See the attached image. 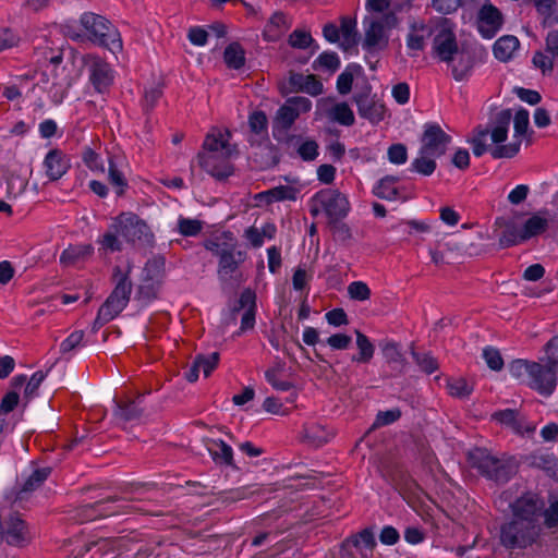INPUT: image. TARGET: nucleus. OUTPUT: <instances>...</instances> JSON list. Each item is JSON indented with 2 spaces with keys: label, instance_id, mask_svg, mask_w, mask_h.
<instances>
[{
  "label": "nucleus",
  "instance_id": "22",
  "mask_svg": "<svg viewBox=\"0 0 558 558\" xmlns=\"http://www.w3.org/2000/svg\"><path fill=\"white\" fill-rule=\"evenodd\" d=\"M430 31L423 21H412L407 36V47L412 51H420L425 46V40L429 37Z\"/></svg>",
  "mask_w": 558,
  "mask_h": 558
},
{
  "label": "nucleus",
  "instance_id": "4",
  "mask_svg": "<svg viewBox=\"0 0 558 558\" xmlns=\"http://www.w3.org/2000/svg\"><path fill=\"white\" fill-rule=\"evenodd\" d=\"M510 373L513 377L544 396L551 395L557 385L558 371L542 361L517 360L511 363Z\"/></svg>",
  "mask_w": 558,
  "mask_h": 558
},
{
  "label": "nucleus",
  "instance_id": "35",
  "mask_svg": "<svg viewBox=\"0 0 558 558\" xmlns=\"http://www.w3.org/2000/svg\"><path fill=\"white\" fill-rule=\"evenodd\" d=\"M208 451L218 463L230 464L232 462V448L222 440H213L209 442Z\"/></svg>",
  "mask_w": 558,
  "mask_h": 558
},
{
  "label": "nucleus",
  "instance_id": "37",
  "mask_svg": "<svg viewBox=\"0 0 558 558\" xmlns=\"http://www.w3.org/2000/svg\"><path fill=\"white\" fill-rule=\"evenodd\" d=\"M359 112L362 117L372 122H379L384 119L385 107L379 102L359 101Z\"/></svg>",
  "mask_w": 558,
  "mask_h": 558
},
{
  "label": "nucleus",
  "instance_id": "29",
  "mask_svg": "<svg viewBox=\"0 0 558 558\" xmlns=\"http://www.w3.org/2000/svg\"><path fill=\"white\" fill-rule=\"evenodd\" d=\"M340 48L344 51H350L355 48L357 44L356 23L350 19H343L339 27Z\"/></svg>",
  "mask_w": 558,
  "mask_h": 558
},
{
  "label": "nucleus",
  "instance_id": "26",
  "mask_svg": "<svg viewBox=\"0 0 558 558\" xmlns=\"http://www.w3.org/2000/svg\"><path fill=\"white\" fill-rule=\"evenodd\" d=\"M290 26V20L283 13L276 12L264 28V38L268 41H275L279 39Z\"/></svg>",
  "mask_w": 558,
  "mask_h": 558
},
{
  "label": "nucleus",
  "instance_id": "57",
  "mask_svg": "<svg viewBox=\"0 0 558 558\" xmlns=\"http://www.w3.org/2000/svg\"><path fill=\"white\" fill-rule=\"evenodd\" d=\"M187 38L192 45L203 47L207 43L208 33L201 26H193L187 32Z\"/></svg>",
  "mask_w": 558,
  "mask_h": 558
},
{
  "label": "nucleus",
  "instance_id": "36",
  "mask_svg": "<svg viewBox=\"0 0 558 558\" xmlns=\"http://www.w3.org/2000/svg\"><path fill=\"white\" fill-rule=\"evenodd\" d=\"M223 60L228 68L238 70L244 65V50L239 44H231L225 49Z\"/></svg>",
  "mask_w": 558,
  "mask_h": 558
},
{
  "label": "nucleus",
  "instance_id": "20",
  "mask_svg": "<svg viewBox=\"0 0 558 558\" xmlns=\"http://www.w3.org/2000/svg\"><path fill=\"white\" fill-rule=\"evenodd\" d=\"M219 361L218 353L214 352L208 355H198L191 367L185 373V378L194 383L198 379L199 373L202 372L205 377L209 376L210 373L216 368Z\"/></svg>",
  "mask_w": 558,
  "mask_h": 558
},
{
  "label": "nucleus",
  "instance_id": "60",
  "mask_svg": "<svg viewBox=\"0 0 558 558\" xmlns=\"http://www.w3.org/2000/svg\"><path fill=\"white\" fill-rule=\"evenodd\" d=\"M532 62L536 69H539L543 74L550 73L553 70V60L544 52H536L532 59Z\"/></svg>",
  "mask_w": 558,
  "mask_h": 558
},
{
  "label": "nucleus",
  "instance_id": "9",
  "mask_svg": "<svg viewBox=\"0 0 558 558\" xmlns=\"http://www.w3.org/2000/svg\"><path fill=\"white\" fill-rule=\"evenodd\" d=\"M114 230H121V236L128 243L151 246L154 234L145 221L131 213H123L114 219Z\"/></svg>",
  "mask_w": 558,
  "mask_h": 558
},
{
  "label": "nucleus",
  "instance_id": "15",
  "mask_svg": "<svg viewBox=\"0 0 558 558\" xmlns=\"http://www.w3.org/2000/svg\"><path fill=\"white\" fill-rule=\"evenodd\" d=\"M315 199L324 211L333 219L344 217L350 210L347 196L336 190H324L316 194Z\"/></svg>",
  "mask_w": 558,
  "mask_h": 558
},
{
  "label": "nucleus",
  "instance_id": "59",
  "mask_svg": "<svg viewBox=\"0 0 558 558\" xmlns=\"http://www.w3.org/2000/svg\"><path fill=\"white\" fill-rule=\"evenodd\" d=\"M325 319L330 326L341 327L348 325V316L342 308H333L325 314Z\"/></svg>",
  "mask_w": 558,
  "mask_h": 558
},
{
  "label": "nucleus",
  "instance_id": "42",
  "mask_svg": "<svg viewBox=\"0 0 558 558\" xmlns=\"http://www.w3.org/2000/svg\"><path fill=\"white\" fill-rule=\"evenodd\" d=\"M494 417L501 424L511 427L518 433H524L521 423L518 421V414L513 410H504L494 415Z\"/></svg>",
  "mask_w": 558,
  "mask_h": 558
},
{
  "label": "nucleus",
  "instance_id": "32",
  "mask_svg": "<svg viewBox=\"0 0 558 558\" xmlns=\"http://www.w3.org/2000/svg\"><path fill=\"white\" fill-rule=\"evenodd\" d=\"M355 337L359 353L352 357V361L356 363H368L374 356L375 347L369 338L361 331L356 330Z\"/></svg>",
  "mask_w": 558,
  "mask_h": 558
},
{
  "label": "nucleus",
  "instance_id": "27",
  "mask_svg": "<svg viewBox=\"0 0 558 558\" xmlns=\"http://www.w3.org/2000/svg\"><path fill=\"white\" fill-rule=\"evenodd\" d=\"M93 252L94 247L90 244L70 245L62 252L60 263L63 266H74L88 258Z\"/></svg>",
  "mask_w": 558,
  "mask_h": 558
},
{
  "label": "nucleus",
  "instance_id": "61",
  "mask_svg": "<svg viewBox=\"0 0 558 558\" xmlns=\"http://www.w3.org/2000/svg\"><path fill=\"white\" fill-rule=\"evenodd\" d=\"M530 187L526 184H519L508 194V201L512 205H519L524 202L529 195Z\"/></svg>",
  "mask_w": 558,
  "mask_h": 558
},
{
  "label": "nucleus",
  "instance_id": "58",
  "mask_svg": "<svg viewBox=\"0 0 558 558\" xmlns=\"http://www.w3.org/2000/svg\"><path fill=\"white\" fill-rule=\"evenodd\" d=\"M483 357H484L486 364L488 365V367L494 371H499L504 365L501 355L496 349H493V348L484 349Z\"/></svg>",
  "mask_w": 558,
  "mask_h": 558
},
{
  "label": "nucleus",
  "instance_id": "1",
  "mask_svg": "<svg viewBox=\"0 0 558 558\" xmlns=\"http://www.w3.org/2000/svg\"><path fill=\"white\" fill-rule=\"evenodd\" d=\"M511 118L510 110H502L490 132L477 131L469 141L473 154L478 157L489 151L494 158H511L517 155L527 132L530 114L525 109L515 112L513 138L509 143H505L508 137V126Z\"/></svg>",
  "mask_w": 558,
  "mask_h": 558
},
{
  "label": "nucleus",
  "instance_id": "63",
  "mask_svg": "<svg viewBox=\"0 0 558 558\" xmlns=\"http://www.w3.org/2000/svg\"><path fill=\"white\" fill-rule=\"evenodd\" d=\"M46 375L44 372L38 371L32 375L25 387V395L29 398L34 397L37 392L38 387L44 381Z\"/></svg>",
  "mask_w": 558,
  "mask_h": 558
},
{
  "label": "nucleus",
  "instance_id": "8",
  "mask_svg": "<svg viewBox=\"0 0 558 558\" xmlns=\"http://www.w3.org/2000/svg\"><path fill=\"white\" fill-rule=\"evenodd\" d=\"M130 270V265H126L123 268L117 267L114 271L116 288L99 310V315L104 319H112L128 305L132 290Z\"/></svg>",
  "mask_w": 558,
  "mask_h": 558
},
{
  "label": "nucleus",
  "instance_id": "38",
  "mask_svg": "<svg viewBox=\"0 0 558 558\" xmlns=\"http://www.w3.org/2000/svg\"><path fill=\"white\" fill-rule=\"evenodd\" d=\"M165 262L161 257L148 260L142 271L143 281H158L163 271Z\"/></svg>",
  "mask_w": 558,
  "mask_h": 558
},
{
  "label": "nucleus",
  "instance_id": "14",
  "mask_svg": "<svg viewBox=\"0 0 558 558\" xmlns=\"http://www.w3.org/2000/svg\"><path fill=\"white\" fill-rule=\"evenodd\" d=\"M327 114L329 119L342 125H352L354 123V113L345 102H333L331 98H322L317 101L316 119Z\"/></svg>",
  "mask_w": 558,
  "mask_h": 558
},
{
  "label": "nucleus",
  "instance_id": "48",
  "mask_svg": "<svg viewBox=\"0 0 558 558\" xmlns=\"http://www.w3.org/2000/svg\"><path fill=\"white\" fill-rule=\"evenodd\" d=\"M389 162L400 166L407 162L408 151L403 144H393L387 150Z\"/></svg>",
  "mask_w": 558,
  "mask_h": 558
},
{
  "label": "nucleus",
  "instance_id": "43",
  "mask_svg": "<svg viewBox=\"0 0 558 558\" xmlns=\"http://www.w3.org/2000/svg\"><path fill=\"white\" fill-rule=\"evenodd\" d=\"M348 294L352 300L362 302L371 298V289L364 281H353L348 286Z\"/></svg>",
  "mask_w": 558,
  "mask_h": 558
},
{
  "label": "nucleus",
  "instance_id": "30",
  "mask_svg": "<svg viewBox=\"0 0 558 558\" xmlns=\"http://www.w3.org/2000/svg\"><path fill=\"white\" fill-rule=\"evenodd\" d=\"M114 220L110 225L108 231L98 239L99 251L105 253H113L122 250L123 238L121 230H114Z\"/></svg>",
  "mask_w": 558,
  "mask_h": 558
},
{
  "label": "nucleus",
  "instance_id": "12",
  "mask_svg": "<svg viewBox=\"0 0 558 558\" xmlns=\"http://www.w3.org/2000/svg\"><path fill=\"white\" fill-rule=\"evenodd\" d=\"M504 23L501 12L489 1H485L477 12L476 26L483 38H493Z\"/></svg>",
  "mask_w": 558,
  "mask_h": 558
},
{
  "label": "nucleus",
  "instance_id": "7",
  "mask_svg": "<svg viewBox=\"0 0 558 558\" xmlns=\"http://www.w3.org/2000/svg\"><path fill=\"white\" fill-rule=\"evenodd\" d=\"M73 63L86 69L88 83L99 94L107 93L116 80L114 69L96 54L73 58Z\"/></svg>",
  "mask_w": 558,
  "mask_h": 558
},
{
  "label": "nucleus",
  "instance_id": "44",
  "mask_svg": "<svg viewBox=\"0 0 558 558\" xmlns=\"http://www.w3.org/2000/svg\"><path fill=\"white\" fill-rule=\"evenodd\" d=\"M84 332L75 330L66 337L60 344V351L63 354L70 353L73 350L83 345Z\"/></svg>",
  "mask_w": 558,
  "mask_h": 558
},
{
  "label": "nucleus",
  "instance_id": "45",
  "mask_svg": "<svg viewBox=\"0 0 558 558\" xmlns=\"http://www.w3.org/2000/svg\"><path fill=\"white\" fill-rule=\"evenodd\" d=\"M178 229L182 235L193 236V235H196L201 231L202 223L197 219L180 217L178 220Z\"/></svg>",
  "mask_w": 558,
  "mask_h": 558
},
{
  "label": "nucleus",
  "instance_id": "19",
  "mask_svg": "<svg viewBox=\"0 0 558 558\" xmlns=\"http://www.w3.org/2000/svg\"><path fill=\"white\" fill-rule=\"evenodd\" d=\"M69 167V159L58 149L50 150L44 159L45 173L50 180L60 179Z\"/></svg>",
  "mask_w": 558,
  "mask_h": 558
},
{
  "label": "nucleus",
  "instance_id": "47",
  "mask_svg": "<svg viewBox=\"0 0 558 558\" xmlns=\"http://www.w3.org/2000/svg\"><path fill=\"white\" fill-rule=\"evenodd\" d=\"M448 391L453 397L463 398L471 393L472 386L463 378L452 379L448 383Z\"/></svg>",
  "mask_w": 558,
  "mask_h": 558
},
{
  "label": "nucleus",
  "instance_id": "54",
  "mask_svg": "<svg viewBox=\"0 0 558 558\" xmlns=\"http://www.w3.org/2000/svg\"><path fill=\"white\" fill-rule=\"evenodd\" d=\"M263 409L275 415H287L289 413L284 404L275 397H267L263 402Z\"/></svg>",
  "mask_w": 558,
  "mask_h": 558
},
{
  "label": "nucleus",
  "instance_id": "41",
  "mask_svg": "<svg viewBox=\"0 0 558 558\" xmlns=\"http://www.w3.org/2000/svg\"><path fill=\"white\" fill-rule=\"evenodd\" d=\"M558 371V336L553 337L546 344L544 356L539 360Z\"/></svg>",
  "mask_w": 558,
  "mask_h": 558
},
{
  "label": "nucleus",
  "instance_id": "5",
  "mask_svg": "<svg viewBox=\"0 0 558 558\" xmlns=\"http://www.w3.org/2000/svg\"><path fill=\"white\" fill-rule=\"evenodd\" d=\"M82 33L75 34L76 38L85 37L88 40L105 46L112 53L122 50L120 33L104 16L94 13H84L80 19Z\"/></svg>",
  "mask_w": 558,
  "mask_h": 558
},
{
  "label": "nucleus",
  "instance_id": "52",
  "mask_svg": "<svg viewBox=\"0 0 558 558\" xmlns=\"http://www.w3.org/2000/svg\"><path fill=\"white\" fill-rule=\"evenodd\" d=\"M351 340L349 335L337 332L326 339V344L332 350H347L351 344Z\"/></svg>",
  "mask_w": 558,
  "mask_h": 558
},
{
  "label": "nucleus",
  "instance_id": "11",
  "mask_svg": "<svg viewBox=\"0 0 558 558\" xmlns=\"http://www.w3.org/2000/svg\"><path fill=\"white\" fill-rule=\"evenodd\" d=\"M225 242H209L207 247L214 251L219 257V272L223 276L232 274L239 264L244 262L245 254L235 252V240L230 233L223 234Z\"/></svg>",
  "mask_w": 558,
  "mask_h": 558
},
{
  "label": "nucleus",
  "instance_id": "28",
  "mask_svg": "<svg viewBox=\"0 0 558 558\" xmlns=\"http://www.w3.org/2000/svg\"><path fill=\"white\" fill-rule=\"evenodd\" d=\"M24 524L19 518H12L7 523H0V538L11 545H19L23 541Z\"/></svg>",
  "mask_w": 558,
  "mask_h": 558
},
{
  "label": "nucleus",
  "instance_id": "16",
  "mask_svg": "<svg viewBox=\"0 0 558 558\" xmlns=\"http://www.w3.org/2000/svg\"><path fill=\"white\" fill-rule=\"evenodd\" d=\"M448 142L449 137L439 126L428 125L422 137L421 149L438 158L445 154Z\"/></svg>",
  "mask_w": 558,
  "mask_h": 558
},
{
  "label": "nucleus",
  "instance_id": "17",
  "mask_svg": "<svg viewBox=\"0 0 558 558\" xmlns=\"http://www.w3.org/2000/svg\"><path fill=\"white\" fill-rule=\"evenodd\" d=\"M434 49L442 61H450L457 52V43L453 32L446 25H441L434 38Z\"/></svg>",
  "mask_w": 558,
  "mask_h": 558
},
{
  "label": "nucleus",
  "instance_id": "62",
  "mask_svg": "<svg viewBox=\"0 0 558 558\" xmlns=\"http://www.w3.org/2000/svg\"><path fill=\"white\" fill-rule=\"evenodd\" d=\"M400 417V411L397 409L379 412L374 422V427L385 426L396 422Z\"/></svg>",
  "mask_w": 558,
  "mask_h": 558
},
{
  "label": "nucleus",
  "instance_id": "21",
  "mask_svg": "<svg viewBox=\"0 0 558 558\" xmlns=\"http://www.w3.org/2000/svg\"><path fill=\"white\" fill-rule=\"evenodd\" d=\"M332 436L331 430L317 422L307 423L303 428V440L312 447H320L327 444Z\"/></svg>",
  "mask_w": 558,
  "mask_h": 558
},
{
  "label": "nucleus",
  "instance_id": "49",
  "mask_svg": "<svg viewBox=\"0 0 558 558\" xmlns=\"http://www.w3.org/2000/svg\"><path fill=\"white\" fill-rule=\"evenodd\" d=\"M537 11L545 16L544 23L549 25L557 23V16L553 13L555 0H533Z\"/></svg>",
  "mask_w": 558,
  "mask_h": 558
},
{
  "label": "nucleus",
  "instance_id": "3",
  "mask_svg": "<svg viewBox=\"0 0 558 558\" xmlns=\"http://www.w3.org/2000/svg\"><path fill=\"white\" fill-rule=\"evenodd\" d=\"M228 140L229 132L215 129L204 142L205 151L199 155V165L213 177L225 178L231 172L228 158L232 148Z\"/></svg>",
  "mask_w": 558,
  "mask_h": 558
},
{
  "label": "nucleus",
  "instance_id": "31",
  "mask_svg": "<svg viewBox=\"0 0 558 558\" xmlns=\"http://www.w3.org/2000/svg\"><path fill=\"white\" fill-rule=\"evenodd\" d=\"M44 44V46L37 45L35 48L37 61L41 64H48L54 68L61 62L62 52L59 47H52L47 40H45Z\"/></svg>",
  "mask_w": 558,
  "mask_h": 558
},
{
  "label": "nucleus",
  "instance_id": "64",
  "mask_svg": "<svg viewBox=\"0 0 558 558\" xmlns=\"http://www.w3.org/2000/svg\"><path fill=\"white\" fill-rule=\"evenodd\" d=\"M400 538L399 532L391 525H386L381 529L379 534V541L384 545H395Z\"/></svg>",
  "mask_w": 558,
  "mask_h": 558
},
{
  "label": "nucleus",
  "instance_id": "56",
  "mask_svg": "<svg viewBox=\"0 0 558 558\" xmlns=\"http://www.w3.org/2000/svg\"><path fill=\"white\" fill-rule=\"evenodd\" d=\"M312 41L311 35L301 29H295L289 37V44L294 48H306Z\"/></svg>",
  "mask_w": 558,
  "mask_h": 558
},
{
  "label": "nucleus",
  "instance_id": "13",
  "mask_svg": "<svg viewBox=\"0 0 558 558\" xmlns=\"http://www.w3.org/2000/svg\"><path fill=\"white\" fill-rule=\"evenodd\" d=\"M548 220L545 216L537 214L530 217L519 229H508L501 241L507 244H515L536 236L545 231Z\"/></svg>",
  "mask_w": 558,
  "mask_h": 558
},
{
  "label": "nucleus",
  "instance_id": "50",
  "mask_svg": "<svg viewBox=\"0 0 558 558\" xmlns=\"http://www.w3.org/2000/svg\"><path fill=\"white\" fill-rule=\"evenodd\" d=\"M161 96V85L159 82H153L144 88V105L151 108Z\"/></svg>",
  "mask_w": 558,
  "mask_h": 558
},
{
  "label": "nucleus",
  "instance_id": "24",
  "mask_svg": "<svg viewBox=\"0 0 558 558\" xmlns=\"http://www.w3.org/2000/svg\"><path fill=\"white\" fill-rule=\"evenodd\" d=\"M265 378L278 391H289L293 387L288 371L282 363H276L268 368L265 372Z\"/></svg>",
  "mask_w": 558,
  "mask_h": 558
},
{
  "label": "nucleus",
  "instance_id": "39",
  "mask_svg": "<svg viewBox=\"0 0 558 558\" xmlns=\"http://www.w3.org/2000/svg\"><path fill=\"white\" fill-rule=\"evenodd\" d=\"M254 299L255 295L251 291H245L241 295L242 305L250 304V308L243 314L241 319V329L246 330L251 329L255 323V314H254Z\"/></svg>",
  "mask_w": 558,
  "mask_h": 558
},
{
  "label": "nucleus",
  "instance_id": "46",
  "mask_svg": "<svg viewBox=\"0 0 558 558\" xmlns=\"http://www.w3.org/2000/svg\"><path fill=\"white\" fill-rule=\"evenodd\" d=\"M248 124L256 134L267 133L268 120L263 111H254L250 114Z\"/></svg>",
  "mask_w": 558,
  "mask_h": 558
},
{
  "label": "nucleus",
  "instance_id": "53",
  "mask_svg": "<svg viewBox=\"0 0 558 558\" xmlns=\"http://www.w3.org/2000/svg\"><path fill=\"white\" fill-rule=\"evenodd\" d=\"M353 545L361 550H372L375 546L373 532L371 530L362 531L354 537Z\"/></svg>",
  "mask_w": 558,
  "mask_h": 558
},
{
  "label": "nucleus",
  "instance_id": "34",
  "mask_svg": "<svg viewBox=\"0 0 558 558\" xmlns=\"http://www.w3.org/2000/svg\"><path fill=\"white\" fill-rule=\"evenodd\" d=\"M292 84L301 92L317 96L323 93V84L314 75H294Z\"/></svg>",
  "mask_w": 558,
  "mask_h": 558
},
{
  "label": "nucleus",
  "instance_id": "23",
  "mask_svg": "<svg viewBox=\"0 0 558 558\" xmlns=\"http://www.w3.org/2000/svg\"><path fill=\"white\" fill-rule=\"evenodd\" d=\"M519 47L520 41L515 36L505 35L495 41L493 52L496 59L507 62L515 56Z\"/></svg>",
  "mask_w": 558,
  "mask_h": 558
},
{
  "label": "nucleus",
  "instance_id": "18",
  "mask_svg": "<svg viewBox=\"0 0 558 558\" xmlns=\"http://www.w3.org/2000/svg\"><path fill=\"white\" fill-rule=\"evenodd\" d=\"M302 190V185L294 182L287 185H279L271 190L262 192L256 195L259 203L270 204L279 201H294Z\"/></svg>",
  "mask_w": 558,
  "mask_h": 558
},
{
  "label": "nucleus",
  "instance_id": "51",
  "mask_svg": "<svg viewBox=\"0 0 558 558\" xmlns=\"http://www.w3.org/2000/svg\"><path fill=\"white\" fill-rule=\"evenodd\" d=\"M315 65L328 71H336L340 65V60L335 52H324L317 58Z\"/></svg>",
  "mask_w": 558,
  "mask_h": 558
},
{
  "label": "nucleus",
  "instance_id": "40",
  "mask_svg": "<svg viewBox=\"0 0 558 558\" xmlns=\"http://www.w3.org/2000/svg\"><path fill=\"white\" fill-rule=\"evenodd\" d=\"M49 473L50 470L48 468L35 470L25 481L22 493H28L36 489L47 480Z\"/></svg>",
  "mask_w": 558,
  "mask_h": 558
},
{
  "label": "nucleus",
  "instance_id": "10",
  "mask_svg": "<svg viewBox=\"0 0 558 558\" xmlns=\"http://www.w3.org/2000/svg\"><path fill=\"white\" fill-rule=\"evenodd\" d=\"M312 109V101L306 97L289 98L276 112L272 121L274 137H282L294 121Z\"/></svg>",
  "mask_w": 558,
  "mask_h": 558
},
{
  "label": "nucleus",
  "instance_id": "33",
  "mask_svg": "<svg viewBox=\"0 0 558 558\" xmlns=\"http://www.w3.org/2000/svg\"><path fill=\"white\" fill-rule=\"evenodd\" d=\"M436 159L434 155L420 149L417 157L411 162V170L422 175H430L436 169Z\"/></svg>",
  "mask_w": 558,
  "mask_h": 558
},
{
  "label": "nucleus",
  "instance_id": "6",
  "mask_svg": "<svg viewBox=\"0 0 558 558\" xmlns=\"http://www.w3.org/2000/svg\"><path fill=\"white\" fill-rule=\"evenodd\" d=\"M363 48L368 51L383 50L388 46L390 32L398 27L399 19L395 13L381 17L365 19Z\"/></svg>",
  "mask_w": 558,
  "mask_h": 558
},
{
  "label": "nucleus",
  "instance_id": "55",
  "mask_svg": "<svg viewBox=\"0 0 558 558\" xmlns=\"http://www.w3.org/2000/svg\"><path fill=\"white\" fill-rule=\"evenodd\" d=\"M85 165L93 172H105V165L102 159L93 150L87 149L83 156Z\"/></svg>",
  "mask_w": 558,
  "mask_h": 558
},
{
  "label": "nucleus",
  "instance_id": "2",
  "mask_svg": "<svg viewBox=\"0 0 558 558\" xmlns=\"http://www.w3.org/2000/svg\"><path fill=\"white\" fill-rule=\"evenodd\" d=\"M542 506L532 496H524L512 506L513 519L501 529V542L506 547L522 548L532 544L537 535L536 519Z\"/></svg>",
  "mask_w": 558,
  "mask_h": 558
},
{
  "label": "nucleus",
  "instance_id": "25",
  "mask_svg": "<svg viewBox=\"0 0 558 558\" xmlns=\"http://www.w3.org/2000/svg\"><path fill=\"white\" fill-rule=\"evenodd\" d=\"M397 183L398 178L385 177L376 183L373 192L376 196L387 201L407 199Z\"/></svg>",
  "mask_w": 558,
  "mask_h": 558
}]
</instances>
